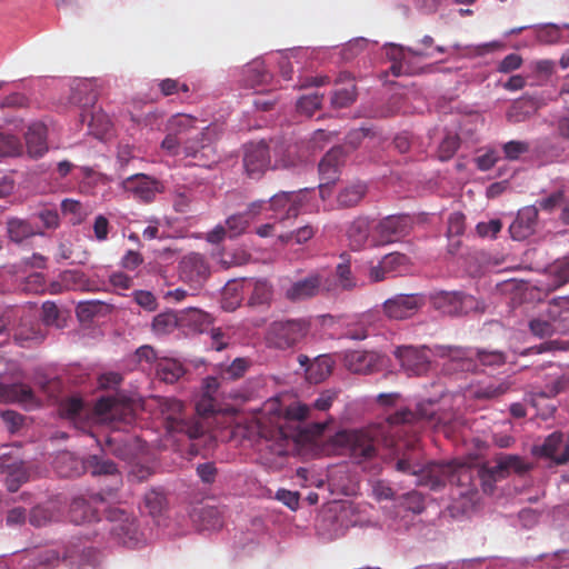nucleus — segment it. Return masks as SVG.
I'll return each instance as SVG.
<instances>
[{
    "label": "nucleus",
    "instance_id": "nucleus-1",
    "mask_svg": "<svg viewBox=\"0 0 569 569\" xmlns=\"http://www.w3.org/2000/svg\"><path fill=\"white\" fill-rule=\"evenodd\" d=\"M436 416L432 401L419 402L415 410L405 408L396 411L388 418L386 427L370 428L366 430H345L336 436L337 443L343 446L355 463L366 465L376 461L378 458L386 460L387 456L381 452L382 448L400 449L407 448L409 440L400 439V435L407 432V425H415L421 421H432Z\"/></svg>",
    "mask_w": 569,
    "mask_h": 569
},
{
    "label": "nucleus",
    "instance_id": "nucleus-2",
    "mask_svg": "<svg viewBox=\"0 0 569 569\" xmlns=\"http://www.w3.org/2000/svg\"><path fill=\"white\" fill-rule=\"evenodd\" d=\"M407 448L400 449V445H397V449L392 450V458L397 460L396 470L402 473L418 476V485L429 487L431 490H439L445 487L447 479L450 477L458 479H470V470L465 467H460L450 475V466H443L438 463H431L427 468L418 461L419 452L416 448L417 440L412 439L406 443Z\"/></svg>",
    "mask_w": 569,
    "mask_h": 569
},
{
    "label": "nucleus",
    "instance_id": "nucleus-3",
    "mask_svg": "<svg viewBox=\"0 0 569 569\" xmlns=\"http://www.w3.org/2000/svg\"><path fill=\"white\" fill-rule=\"evenodd\" d=\"M88 470L92 476H110L112 486L106 490L91 495L94 501H108L122 485L121 473L117 465L102 456L89 455L81 463L69 453H62L56 461V468L62 477H74L81 473L80 468Z\"/></svg>",
    "mask_w": 569,
    "mask_h": 569
},
{
    "label": "nucleus",
    "instance_id": "nucleus-4",
    "mask_svg": "<svg viewBox=\"0 0 569 569\" xmlns=\"http://www.w3.org/2000/svg\"><path fill=\"white\" fill-rule=\"evenodd\" d=\"M166 131L161 149L168 156L176 157L193 154L192 141L206 133V127H200L198 119L190 114L177 113L167 121Z\"/></svg>",
    "mask_w": 569,
    "mask_h": 569
},
{
    "label": "nucleus",
    "instance_id": "nucleus-5",
    "mask_svg": "<svg viewBox=\"0 0 569 569\" xmlns=\"http://www.w3.org/2000/svg\"><path fill=\"white\" fill-rule=\"evenodd\" d=\"M311 329L307 318L281 319L270 323L266 333L269 347L287 350L306 339Z\"/></svg>",
    "mask_w": 569,
    "mask_h": 569
},
{
    "label": "nucleus",
    "instance_id": "nucleus-6",
    "mask_svg": "<svg viewBox=\"0 0 569 569\" xmlns=\"http://www.w3.org/2000/svg\"><path fill=\"white\" fill-rule=\"evenodd\" d=\"M183 402L174 398H166L161 402L166 428L169 432L183 433L189 439H198L207 432V426L199 418H186Z\"/></svg>",
    "mask_w": 569,
    "mask_h": 569
},
{
    "label": "nucleus",
    "instance_id": "nucleus-7",
    "mask_svg": "<svg viewBox=\"0 0 569 569\" xmlns=\"http://www.w3.org/2000/svg\"><path fill=\"white\" fill-rule=\"evenodd\" d=\"M432 307L447 316H462L482 311L483 305L471 295L460 291H438L430 296Z\"/></svg>",
    "mask_w": 569,
    "mask_h": 569
},
{
    "label": "nucleus",
    "instance_id": "nucleus-8",
    "mask_svg": "<svg viewBox=\"0 0 569 569\" xmlns=\"http://www.w3.org/2000/svg\"><path fill=\"white\" fill-rule=\"evenodd\" d=\"M242 162L250 179H260L268 170H274L271 147L263 141L247 144Z\"/></svg>",
    "mask_w": 569,
    "mask_h": 569
},
{
    "label": "nucleus",
    "instance_id": "nucleus-9",
    "mask_svg": "<svg viewBox=\"0 0 569 569\" xmlns=\"http://www.w3.org/2000/svg\"><path fill=\"white\" fill-rule=\"evenodd\" d=\"M411 219L408 216H388L372 230V246L379 247L398 241L408 234Z\"/></svg>",
    "mask_w": 569,
    "mask_h": 569
},
{
    "label": "nucleus",
    "instance_id": "nucleus-10",
    "mask_svg": "<svg viewBox=\"0 0 569 569\" xmlns=\"http://www.w3.org/2000/svg\"><path fill=\"white\" fill-rule=\"evenodd\" d=\"M0 473L4 475L6 487L11 492L29 480V470L19 455V449L0 456Z\"/></svg>",
    "mask_w": 569,
    "mask_h": 569
},
{
    "label": "nucleus",
    "instance_id": "nucleus-11",
    "mask_svg": "<svg viewBox=\"0 0 569 569\" xmlns=\"http://www.w3.org/2000/svg\"><path fill=\"white\" fill-rule=\"evenodd\" d=\"M436 355L447 359L443 363L448 372H473L477 370V361L475 359V350L455 347V346H437Z\"/></svg>",
    "mask_w": 569,
    "mask_h": 569
},
{
    "label": "nucleus",
    "instance_id": "nucleus-12",
    "mask_svg": "<svg viewBox=\"0 0 569 569\" xmlns=\"http://www.w3.org/2000/svg\"><path fill=\"white\" fill-rule=\"evenodd\" d=\"M306 202L307 190L281 191L271 197L269 208L277 213L282 221L297 218Z\"/></svg>",
    "mask_w": 569,
    "mask_h": 569
},
{
    "label": "nucleus",
    "instance_id": "nucleus-13",
    "mask_svg": "<svg viewBox=\"0 0 569 569\" xmlns=\"http://www.w3.org/2000/svg\"><path fill=\"white\" fill-rule=\"evenodd\" d=\"M393 355L408 376H422L429 370L430 359L425 348L400 346Z\"/></svg>",
    "mask_w": 569,
    "mask_h": 569
},
{
    "label": "nucleus",
    "instance_id": "nucleus-14",
    "mask_svg": "<svg viewBox=\"0 0 569 569\" xmlns=\"http://www.w3.org/2000/svg\"><path fill=\"white\" fill-rule=\"evenodd\" d=\"M426 303L425 296L421 293L397 295L383 303L385 313L396 320H402L412 317Z\"/></svg>",
    "mask_w": 569,
    "mask_h": 569
},
{
    "label": "nucleus",
    "instance_id": "nucleus-15",
    "mask_svg": "<svg viewBox=\"0 0 569 569\" xmlns=\"http://www.w3.org/2000/svg\"><path fill=\"white\" fill-rule=\"evenodd\" d=\"M122 187L136 200L151 202L156 196L162 191V184L154 178L143 173L133 174L123 180Z\"/></svg>",
    "mask_w": 569,
    "mask_h": 569
},
{
    "label": "nucleus",
    "instance_id": "nucleus-16",
    "mask_svg": "<svg viewBox=\"0 0 569 569\" xmlns=\"http://www.w3.org/2000/svg\"><path fill=\"white\" fill-rule=\"evenodd\" d=\"M323 286L320 273H310L303 279L291 282L284 289V298L293 303L301 302L316 297Z\"/></svg>",
    "mask_w": 569,
    "mask_h": 569
},
{
    "label": "nucleus",
    "instance_id": "nucleus-17",
    "mask_svg": "<svg viewBox=\"0 0 569 569\" xmlns=\"http://www.w3.org/2000/svg\"><path fill=\"white\" fill-rule=\"evenodd\" d=\"M273 169H288L306 161V152L299 143L277 142L271 147Z\"/></svg>",
    "mask_w": 569,
    "mask_h": 569
},
{
    "label": "nucleus",
    "instance_id": "nucleus-18",
    "mask_svg": "<svg viewBox=\"0 0 569 569\" xmlns=\"http://www.w3.org/2000/svg\"><path fill=\"white\" fill-rule=\"evenodd\" d=\"M209 276V266L200 253H189L180 261V278L184 282L202 284Z\"/></svg>",
    "mask_w": 569,
    "mask_h": 569
},
{
    "label": "nucleus",
    "instance_id": "nucleus-19",
    "mask_svg": "<svg viewBox=\"0 0 569 569\" xmlns=\"http://www.w3.org/2000/svg\"><path fill=\"white\" fill-rule=\"evenodd\" d=\"M26 310L19 307H6L0 312V336L9 337L13 332V337L17 341L23 342L34 338V332L24 333L22 329L16 328V321L24 320ZM19 326H22L20 323Z\"/></svg>",
    "mask_w": 569,
    "mask_h": 569
},
{
    "label": "nucleus",
    "instance_id": "nucleus-20",
    "mask_svg": "<svg viewBox=\"0 0 569 569\" xmlns=\"http://www.w3.org/2000/svg\"><path fill=\"white\" fill-rule=\"evenodd\" d=\"M538 223V208L528 206L519 210L516 219L509 227V232L515 240H525L535 233Z\"/></svg>",
    "mask_w": 569,
    "mask_h": 569
},
{
    "label": "nucleus",
    "instance_id": "nucleus-21",
    "mask_svg": "<svg viewBox=\"0 0 569 569\" xmlns=\"http://www.w3.org/2000/svg\"><path fill=\"white\" fill-rule=\"evenodd\" d=\"M346 159L345 150L342 147L337 146L331 148L321 159L319 163V174L323 184L333 183L338 179L340 168L343 166Z\"/></svg>",
    "mask_w": 569,
    "mask_h": 569
},
{
    "label": "nucleus",
    "instance_id": "nucleus-22",
    "mask_svg": "<svg viewBox=\"0 0 569 569\" xmlns=\"http://www.w3.org/2000/svg\"><path fill=\"white\" fill-rule=\"evenodd\" d=\"M111 535L123 546L133 548L138 545V526L134 518L120 512L119 520L112 522L109 527Z\"/></svg>",
    "mask_w": 569,
    "mask_h": 569
},
{
    "label": "nucleus",
    "instance_id": "nucleus-23",
    "mask_svg": "<svg viewBox=\"0 0 569 569\" xmlns=\"http://www.w3.org/2000/svg\"><path fill=\"white\" fill-rule=\"evenodd\" d=\"M532 453L537 457L550 459L556 465H565L566 462L558 461L567 453V442L563 445V435L560 431L550 433L541 446L532 448Z\"/></svg>",
    "mask_w": 569,
    "mask_h": 569
},
{
    "label": "nucleus",
    "instance_id": "nucleus-24",
    "mask_svg": "<svg viewBox=\"0 0 569 569\" xmlns=\"http://www.w3.org/2000/svg\"><path fill=\"white\" fill-rule=\"evenodd\" d=\"M209 131L210 129L207 126L206 133L192 141L193 154H183L186 158H192L196 166L203 168H209L212 163L217 162V154L209 138Z\"/></svg>",
    "mask_w": 569,
    "mask_h": 569
},
{
    "label": "nucleus",
    "instance_id": "nucleus-25",
    "mask_svg": "<svg viewBox=\"0 0 569 569\" xmlns=\"http://www.w3.org/2000/svg\"><path fill=\"white\" fill-rule=\"evenodd\" d=\"M336 83H343L346 86L332 92L331 106L336 109H342L351 106L357 98V87L351 74L348 72H341L338 76Z\"/></svg>",
    "mask_w": 569,
    "mask_h": 569
},
{
    "label": "nucleus",
    "instance_id": "nucleus-26",
    "mask_svg": "<svg viewBox=\"0 0 569 569\" xmlns=\"http://www.w3.org/2000/svg\"><path fill=\"white\" fill-rule=\"evenodd\" d=\"M111 455L117 458L132 462L138 450V440L132 437H108L104 442Z\"/></svg>",
    "mask_w": 569,
    "mask_h": 569
},
{
    "label": "nucleus",
    "instance_id": "nucleus-27",
    "mask_svg": "<svg viewBox=\"0 0 569 569\" xmlns=\"http://www.w3.org/2000/svg\"><path fill=\"white\" fill-rule=\"evenodd\" d=\"M27 152L32 158L42 157L47 150V129L42 123H32L26 132Z\"/></svg>",
    "mask_w": 569,
    "mask_h": 569
},
{
    "label": "nucleus",
    "instance_id": "nucleus-28",
    "mask_svg": "<svg viewBox=\"0 0 569 569\" xmlns=\"http://www.w3.org/2000/svg\"><path fill=\"white\" fill-rule=\"evenodd\" d=\"M7 233L9 239L16 243H21L22 241L38 234L43 236V231L33 226L30 220L20 218L8 219Z\"/></svg>",
    "mask_w": 569,
    "mask_h": 569
},
{
    "label": "nucleus",
    "instance_id": "nucleus-29",
    "mask_svg": "<svg viewBox=\"0 0 569 569\" xmlns=\"http://www.w3.org/2000/svg\"><path fill=\"white\" fill-rule=\"evenodd\" d=\"M96 413L104 420H124L131 409L114 398H100L94 406Z\"/></svg>",
    "mask_w": 569,
    "mask_h": 569
},
{
    "label": "nucleus",
    "instance_id": "nucleus-30",
    "mask_svg": "<svg viewBox=\"0 0 569 569\" xmlns=\"http://www.w3.org/2000/svg\"><path fill=\"white\" fill-rule=\"evenodd\" d=\"M80 117L82 122H88L90 133L100 139L108 133L112 127L108 114L101 109L96 110L93 106L90 110L83 109Z\"/></svg>",
    "mask_w": 569,
    "mask_h": 569
},
{
    "label": "nucleus",
    "instance_id": "nucleus-31",
    "mask_svg": "<svg viewBox=\"0 0 569 569\" xmlns=\"http://www.w3.org/2000/svg\"><path fill=\"white\" fill-rule=\"evenodd\" d=\"M92 502L97 503L98 501L91 498L87 500L83 497L73 498L69 510L71 521L76 525L99 521L98 511L91 507Z\"/></svg>",
    "mask_w": 569,
    "mask_h": 569
},
{
    "label": "nucleus",
    "instance_id": "nucleus-32",
    "mask_svg": "<svg viewBox=\"0 0 569 569\" xmlns=\"http://www.w3.org/2000/svg\"><path fill=\"white\" fill-rule=\"evenodd\" d=\"M532 468V463L526 461L518 455H500L496 459V469L500 471V478H506L511 472L525 475Z\"/></svg>",
    "mask_w": 569,
    "mask_h": 569
},
{
    "label": "nucleus",
    "instance_id": "nucleus-33",
    "mask_svg": "<svg viewBox=\"0 0 569 569\" xmlns=\"http://www.w3.org/2000/svg\"><path fill=\"white\" fill-rule=\"evenodd\" d=\"M156 377L164 383H174L186 373L183 365L173 358H160L154 367Z\"/></svg>",
    "mask_w": 569,
    "mask_h": 569
},
{
    "label": "nucleus",
    "instance_id": "nucleus-34",
    "mask_svg": "<svg viewBox=\"0 0 569 569\" xmlns=\"http://www.w3.org/2000/svg\"><path fill=\"white\" fill-rule=\"evenodd\" d=\"M376 313L367 312L350 321L346 328V337L353 340H363L376 330Z\"/></svg>",
    "mask_w": 569,
    "mask_h": 569
},
{
    "label": "nucleus",
    "instance_id": "nucleus-35",
    "mask_svg": "<svg viewBox=\"0 0 569 569\" xmlns=\"http://www.w3.org/2000/svg\"><path fill=\"white\" fill-rule=\"evenodd\" d=\"M407 52L416 57H432L431 52L416 48H408ZM387 54L393 60V63L390 67V71L393 76L399 77L408 72L403 66L406 60V50L402 47L391 46L388 49Z\"/></svg>",
    "mask_w": 569,
    "mask_h": 569
},
{
    "label": "nucleus",
    "instance_id": "nucleus-36",
    "mask_svg": "<svg viewBox=\"0 0 569 569\" xmlns=\"http://www.w3.org/2000/svg\"><path fill=\"white\" fill-rule=\"evenodd\" d=\"M347 367L355 373H371L377 365V356L372 352L353 351L346 358Z\"/></svg>",
    "mask_w": 569,
    "mask_h": 569
},
{
    "label": "nucleus",
    "instance_id": "nucleus-37",
    "mask_svg": "<svg viewBox=\"0 0 569 569\" xmlns=\"http://www.w3.org/2000/svg\"><path fill=\"white\" fill-rule=\"evenodd\" d=\"M7 401L30 403L33 401V391L24 383H14L11 386L0 383V402Z\"/></svg>",
    "mask_w": 569,
    "mask_h": 569
},
{
    "label": "nucleus",
    "instance_id": "nucleus-38",
    "mask_svg": "<svg viewBox=\"0 0 569 569\" xmlns=\"http://www.w3.org/2000/svg\"><path fill=\"white\" fill-rule=\"evenodd\" d=\"M272 79V74L267 70L264 62L256 60L249 63L244 70V82L248 87L257 88L268 84Z\"/></svg>",
    "mask_w": 569,
    "mask_h": 569
},
{
    "label": "nucleus",
    "instance_id": "nucleus-39",
    "mask_svg": "<svg viewBox=\"0 0 569 569\" xmlns=\"http://www.w3.org/2000/svg\"><path fill=\"white\" fill-rule=\"evenodd\" d=\"M348 239L353 250H360L369 240L370 226L365 218L356 219L348 229Z\"/></svg>",
    "mask_w": 569,
    "mask_h": 569
},
{
    "label": "nucleus",
    "instance_id": "nucleus-40",
    "mask_svg": "<svg viewBox=\"0 0 569 569\" xmlns=\"http://www.w3.org/2000/svg\"><path fill=\"white\" fill-rule=\"evenodd\" d=\"M246 289L251 291L249 297L250 306L269 305L272 299V286L267 280L247 282Z\"/></svg>",
    "mask_w": 569,
    "mask_h": 569
},
{
    "label": "nucleus",
    "instance_id": "nucleus-41",
    "mask_svg": "<svg viewBox=\"0 0 569 569\" xmlns=\"http://www.w3.org/2000/svg\"><path fill=\"white\" fill-rule=\"evenodd\" d=\"M57 519L58 510L51 503L34 506L28 517L30 525L37 528L46 527Z\"/></svg>",
    "mask_w": 569,
    "mask_h": 569
},
{
    "label": "nucleus",
    "instance_id": "nucleus-42",
    "mask_svg": "<svg viewBox=\"0 0 569 569\" xmlns=\"http://www.w3.org/2000/svg\"><path fill=\"white\" fill-rule=\"evenodd\" d=\"M511 388L508 380L491 381L485 386H479L472 391V396L478 400H495L506 395Z\"/></svg>",
    "mask_w": 569,
    "mask_h": 569
},
{
    "label": "nucleus",
    "instance_id": "nucleus-43",
    "mask_svg": "<svg viewBox=\"0 0 569 569\" xmlns=\"http://www.w3.org/2000/svg\"><path fill=\"white\" fill-rule=\"evenodd\" d=\"M529 328L532 335L538 338H546L553 333H563L566 331V326L561 321H553L549 317L548 319L542 317L532 319L529 322Z\"/></svg>",
    "mask_w": 569,
    "mask_h": 569
},
{
    "label": "nucleus",
    "instance_id": "nucleus-44",
    "mask_svg": "<svg viewBox=\"0 0 569 569\" xmlns=\"http://www.w3.org/2000/svg\"><path fill=\"white\" fill-rule=\"evenodd\" d=\"M332 369V361L328 356L317 357L306 369V377L310 382L323 381Z\"/></svg>",
    "mask_w": 569,
    "mask_h": 569
},
{
    "label": "nucleus",
    "instance_id": "nucleus-45",
    "mask_svg": "<svg viewBox=\"0 0 569 569\" xmlns=\"http://www.w3.org/2000/svg\"><path fill=\"white\" fill-rule=\"evenodd\" d=\"M246 288V284H242L239 281H230L226 284L222 290V308L227 311L236 310L242 300L241 290Z\"/></svg>",
    "mask_w": 569,
    "mask_h": 569
},
{
    "label": "nucleus",
    "instance_id": "nucleus-46",
    "mask_svg": "<svg viewBox=\"0 0 569 569\" xmlns=\"http://www.w3.org/2000/svg\"><path fill=\"white\" fill-rule=\"evenodd\" d=\"M366 191L367 187L365 183L357 182L350 184L341 190L338 194V203L346 208L353 207L361 201L366 194Z\"/></svg>",
    "mask_w": 569,
    "mask_h": 569
},
{
    "label": "nucleus",
    "instance_id": "nucleus-47",
    "mask_svg": "<svg viewBox=\"0 0 569 569\" xmlns=\"http://www.w3.org/2000/svg\"><path fill=\"white\" fill-rule=\"evenodd\" d=\"M568 389L569 375L560 372L551 377L550 381L546 383L543 390L537 393V397L553 398Z\"/></svg>",
    "mask_w": 569,
    "mask_h": 569
},
{
    "label": "nucleus",
    "instance_id": "nucleus-48",
    "mask_svg": "<svg viewBox=\"0 0 569 569\" xmlns=\"http://www.w3.org/2000/svg\"><path fill=\"white\" fill-rule=\"evenodd\" d=\"M61 211L64 216H70V222L72 224H80L88 216L87 208L74 199L62 200Z\"/></svg>",
    "mask_w": 569,
    "mask_h": 569
},
{
    "label": "nucleus",
    "instance_id": "nucleus-49",
    "mask_svg": "<svg viewBox=\"0 0 569 569\" xmlns=\"http://www.w3.org/2000/svg\"><path fill=\"white\" fill-rule=\"evenodd\" d=\"M547 317L565 325L569 320V297L555 298L548 306Z\"/></svg>",
    "mask_w": 569,
    "mask_h": 569
},
{
    "label": "nucleus",
    "instance_id": "nucleus-50",
    "mask_svg": "<svg viewBox=\"0 0 569 569\" xmlns=\"http://www.w3.org/2000/svg\"><path fill=\"white\" fill-rule=\"evenodd\" d=\"M475 359L477 361V365L480 363L483 367H501L506 363L507 357L503 352L495 350H476L475 351Z\"/></svg>",
    "mask_w": 569,
    "mask_h": 569
},
{
    "label": "nucleus",
    "instance_id": "nucleus-51",
    "mask_svg": "<svg viewBox=\"0 0 569 569\" xmlns=\"http://www.w3.org/2000/svg\"><path fill=\"white\" fill-rule=\"evenodd\" d=\"M22 144L18 137L0 133V157H16L21 154Z\"/></svg>",
    "mask_w": 569,
    "mask_h": 569
},
{
    "label": "nucleus",
    "instance_id": "nucleus-52",
    "mask_svg": "<svg viewBox=\"0 0 569 569\" xmlns=\"http://www.w3.org/2000/svg\"><path fill=\"white\" fill-rule=\"evenodd\" d=\"M481 487L485 493H492L495 490V483L500 478V471L496 469L495 466H483L478 471Z\"/></svg>",
    "mask_w": 569,
    "mask_h": 569
},
{
    "label": "nucleus",
    "instance_id": "nucleus-53",
    "mask_svg": "<svg viewBox=\"0 0 569 569\" xmlns=\"http://www.w3.org/2000/svg\"><path fill=\"white\" fill-rule=\"evenodd\" d=\"M83 401L80 398H69L59 406V412L62 418L74 420L81 416Z\"/></svg>",
    "mask_w": 569,
    "mask_h": 569
},
{
    "label": "nucleus",
    "instance_id": "nucleus-54",
    "mask_svg": "<svg viewBox=\"0 0 569 569\" xmlns=\"http://www.w3.org/2000/svg\"><path fill=\"white\" fill-rule=\"evenodd\" d=\"M550 274L553 278L555 287H561L569 282V257L557 260L550 267Z\"/></svg>",
    "mask_w": 569,
    "mask_h": 569
},
{
    "label": "nucleus",
    "instance_id": "nucleus-55",
    "mask_svg": "<svg viewBox=\"0 0 569 569\" xmlns=\"http://www.w3.org/2000/svg\"><path fill=\"white\" fill-rule=\"evenodd\" d=\"M460 146V139L457 134H447L439 144L438 158L447 161L453 157Z\"/></svg>",
    "mask_w": 569,
    "mask_h": 569
},
{
    "label": "nucleus",
    "instance_id": "nucleus-56",
    "mask_svg": "<svg viewBox=\"0 0 569 569\" xmlns=\"http://www.w3.org/2000/svg\"><path fill=\"white\" fill-rule=\"evenodd\" d=\"M502 150L506 159L516 161L530 151V144L527 141L511 140L502 146Z\"/></svg>",
    "mask_w": 569,
    "mask_h": 569
},
{
    "label": "nucleus",
    "instance_id": "nucleus-57",
    "mask_svg": "<svg viewBox=\"0 0 569 569\" xmlns=\"http://www.w3.org/2000/svg\"><path fill=\"white\" fill-rule=\"evenodd\" d=\"M158 88L163 97H170L179 92L189 93L190 88L187 83L178 79L166 78L158 82Z\"/></svg>",
    "mask_w": 569,
    "mask_h": 569
},
{
    "label": "nucleus",
    "instance_id": "nucleus-58",
    "mask_svg": "<svg viewBox=\"0 0 569 569\" xmlns=\"http://www.w3.org/2000/svg\"><path fill=\"white\" fill-rule=\"evenodd\" d=\"M321 103L322 96L312 93L301 97L297 102V109L300 113L311 117L318 109H320Z\"/></svg>",
    "mask_w": 569,
    "mask_h": 569
},
{
    "label": "nucleus",
    "instance_id": "nucleus-59",
    "mask_svg": "<svg viewBox=\"0 0 569 569\" xmlns=\"http://www.w3.org/2000/svg\"><path fill=\"white\" fill-rule=\"evenodd\" d=\"M177 327V319L172 313H160L152 321V329L159 335L172 332Z\"/></svg>",
    "mask_w": 569,
    "mask_h": 569
},
{
    "label": "nucleus",
    "instance_id": "nucleus-60",
    "mask_svg": "<svg viewBox=\"0 0 569 569\" xmlns=\"http://www.w3.org/2000/svg\"><path fill=\"white\" fill-rule=\"evenodd\" d=\"M163 117V111L159 109H153L139 117L132 114L131 120L139 126L150 127L151 129H158L162 123Z\"/></svg>",
    "mask_w": 569,
    "mask_h": 569
},
{
    "label": "nucleus",
    "instance_id": "nucleus-61",
    "mask_svg": "<svg viewBox=\"0 0 569 569\" xmlns=\"http://www.w3.org/2000/svg\"><path fill=\"white\" fill-rule=\"evenodd\" d=\"M166 503V497L162 491L150 490L144 496V505L149 513L156 516L160 513Z\"/></svg>",
    "mask_w": 569,
    "mask_h": 569
},
{
    "label": "nucleus",
    "instance_id": "nucleus-62",
    "mask_svg": "<svg viewBox=\"0 0 569 569\" xmlns=\"http://www.w3.org/2000/svg\"><path fill=\"white\" fill-rule=\"evenodd\" d=\"M336 274L339 284L345 290H351L356 287V280L352 276L349 261H342L336 268Z\"/></svg>",
    "mask_w": 569,
    "mask_h": 569
},
{
    "label": "nucleus",
    "instance_id": "nucleus-63",
    "mask_svg": "<svg viewBox=\"0 0 569 569\" xmlns=\"http://www.w3.org/2000/svg\"><path fill=\"white\" fill-rule=\"evenodd\" d=\"M249 222L250 219L244 212L230 216L226 221L229 236L232 238L242 233L248 227Z\"/></svg>",
    "mask_w": 569,
    "mask_h": 569
},
{
    "label": "nucleus",
    "instance_id": "nucleus-64",
    "mask_svg": "<svg viewBox=\"0 0 569 569\" xmlns=\"http://www.w3.org/2000/svg\"><path fill=\"white\" fill-rule=\"evenodd\" d=\"M565 194L562 191H556L551 194H549L546 198H542L537 201V204H535L539 210L546 211V212H553L555 209L560 208V206L563 203Z\"/></svg>",
    "mask_w": 569,
    "mask_h": 569
}]
</instances>
